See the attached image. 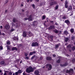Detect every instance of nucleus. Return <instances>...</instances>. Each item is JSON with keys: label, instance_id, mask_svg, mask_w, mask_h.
Segmentation results:
<instances>
[{"label": "nucleus", "instance_id": "obj_1", "mask_svg": "<svg viewBox=\"0 0 75 75\" xmlns=\"http://www.w3.org/2000/svg\"><path fill=\"white\" fill-rule=\"evenodd\" d=\"M32 47H38L39 45L37 42H33L31 44Z\"/></svg>", "mask_w": 75, "mask_h": 75}, {"label": "nucleus", "instance_id": "obj_2", "mask_svg": "<svg viewBox=\"0 0 75 75\" xmlns=\"http://www.w3.org/2000/svg\"><path fill=\"white\" fill-rule=\"evenodd\" d=\"M8 63L5 62V61L4 60L1 61L0 62V65H3V66H6L7 65Z\"/></svg>", "mask_w": 75, "mask_h": 75}, {"label": "nucleus", "instance_id": "obj_3", "mask_svg": "<svg viewBox=\"0 0 75 75\" xmlns=\"http://www.w3.org/2000/svg\"><path fill=\"white\" fill-rule=\"evenodd\" d=\"M66 72L67 74L71 73V74H73L74 73V70L73 69H70V70L67 69L66 70Z\"/></svg>", "mask_w": 75, "mask_h": 75}, {"label": "nucleus", "instance_id": "obj_4", "mask_svg": "<svg viewBox=\"0 0 75 75\" xmlns=\"http://www.w3.org/2000/svg\"><path fill=\"white\" fill-rule=\"evenodd\" d=\"M46 68H48L49 71L52 69V65L51 64H47L46 65ZM48 67H49V68Z\"/></svg>", "mask_w": 75, "mask_h": 75}, {"label": "nucleus", "instance_id": "obj_5", "mask_svg": "<svg viewBox=\"0 0 75 75\" xmlns=\"http://www.w3.org/2000/svg\"><path fill=\"white\" fill-rule=\"evenodd\" d=\"M33 71V70H30L29 69V68H27L26 70V72L27 73H28V74H30V72H32Z\"/></svg>", "mask_w": 75, "mask_h": 75}, {"label": "nucleus", "instance_id": "obj_6", "mask_svg": "<svg viewBox=\"0 0 75 75\" xmlns=\"http://www.w3.org/2000/svg\"><path fill=\"white\" fill-rule=\"evenodd\" d=\"M64 6L65 8H67L68 7V2L67 1H65V4L64 5Z\"/></svg>", "mask_w": 75, "mask_h": 75}, {"label": "nucleus", "instance_id": "obj_7", "mask_svg": "<svg viewBox=\"0 0 75 75\" xmlns=\"http://www.w3.org/2000/svg\"><path fill=\"white\" fill-rule=\"evenodd\" d=\"M28 35L29 36V37H31V36H33L34 34H33L31 31H29L27 32Z\"/></svg>", "mask_w": 75, "mask_h": 75}, {"label": "nucleus", "instance_id": "obj_8", "mask_svg": "<svg viewBox=\"0 0 75 75\" xmlns=\"http://www.w3.org/2000/svg\"><path fill=\"white\" fill-rule=\"evenodd\" d=\"M23 37H27V32L25 31H23Z\"/></svg>", "mask_w": 75, "mask_h": 75}, {"label": "nucleus", "instance_id": "obj_9", "mask_svg": "<svg viewBox=\"0 0 75 75\" xmlns=\"http://www.w3.org/2000/svg\"><path fill=\"white\" fill-rule=\"evenodd\" d=\"M64 23H66L67 25H69V24H70V22L69 21V20H65L64 21Z\"/></svg>", "mask_w": 75, "mask_h": 75}, {"label": "nucleus", "instance_id": "obj_10", "mask_svg": "<svg viewBox=\"0 0 75 75\" xmlns=\"http://www.w3.org/2000/svg\"><path fill=\"white\" fill-rule=\"evenodd\" d=\"M57 2L55 1H52L51 2V3L50 4V5L51 6H53V5H54V4H57Z\"/></svg>", "mask_w": 75, "mask_h": 75}, {"label": "nucleus", "instance_id": "obj_11", "mask_svg": "<svg viewBox=\"0 0 75 75\" xmlns=\"http://www.w3.org/2000/svg\"><path fill=\"white\" fill-rule=\"evenodd\" d=\"M49 29V30H52V29H55V26L54 25H51L50 26Z\"/></svg>", "mask_w": 75, "mask_h": 75}, {"label": "nucleus", "instance_id": "obj_12", "mask_svg": "<svg viewBox=\"0 0 75 75\" xmlns=\"http://www.w3.org/2000/svg\"><path fill=\"white\" fill-rule=\"evenodd\" d=\"M5 28L6 30H8L10 28V25L8 24H6V25L5 26Z\"/></svg>", "mask_w": 75, "mask_h": 75}, {"label": "nucleus", "instance_id": "obj_13", "mask_svg": "<svg viewBox=\"0 0 75 75\" xmlns=\"http://www.w3.org/2000/svg\"><path fill=\"white\" fill-rule=\"evenodd\" d=\"M68 64V63H65L64 64H61L60 66L61 67H66V66H67V65Z\"/></svg>", "mask_w": 75, "mask_h": 75}, {"label": "nucleus", "instance_id": "obj_14", "mask_svg": "<svg viewBox=\"0 0 75 75\" xmlns=\"http://www.w3.org/2000/svg\"><path fill=\"white\" fill-rule=\"evenodd\" d=\"M39 71L38 70H36L34 71V74L35 75H37V74H39Z\"/></svg>", "mask_w": 75, "mask_h": 75}, {"label": "nucleus", "instance_id": "obj_15", "mask_svg": "<svg viewBox=\"0 0 75 75\" xmlns=\"http://www.w3.org/2000/svg\"><path fill=\"white\" fill-rule=\"evenodd\" d=\"M36 53V52L35 51H33L32 52H31L30 53L29 55H33V54H35Z\"/></svg>", "mask_w": 75, "mask_h": 75}, {"label": "nucleus", "instance_id": "obj_16", "mask_svg": "<svg viewBox=\"0 0 75 75\" xmlns=\"http://www.w3.org/2000/svg\"><path fill=\"white\" fill-rule=\"evenodd\" d=\"M74 29L73 28H71L70 30L71 33H74Z\"/></svg>", "mask_w": 75, "mask_h": 75}, {"label": "nucleus", "instance_id": "obj_17", "mask_svg": "<svg viewBox=\"0 0 75 75\" xmlns=\"http://www.w3.org/2000/svg\"><path fill=\"white\" fill-rule=\"evenodd\" d=\"M52 59V58L51 57H47L46 58V59L48 61H51Z\"/></svg>", "mask_w": 75, "mask_h": 75}, {"label": "nucleus", "instance_id": "obj_18", "mask_svg": "<svg viewBox=\"0 0 75 75\" xmlns=\"http://www.w3.org/2000/svg\"><path fill=\"white\" fill-rule=\"evenodd\" d=\"M72 6H69V7H68V10H69V11H70V10H72Z\"/></svg>", "mask_w": 75, "mask_h": 75}, {"label": "nucleus", "instance_id": "obj_19", "mask_svg": "<svg viewBox=\"0 0 75 75\" xmlns=\"http://www.w3.org/2000/svg\"><path fill=\"white\" fill-rule=\"evenodd\" d=\"M68 40H69V38H64V41L66 42H67L68 41Z\"/></svg>", "mask_w": 75, "mask_h": 75}, {"label": "nucleus", "instance_id": "obj_20", "mask_svg": "<svg viewBox=\"0 0 75 75\" xmlns=\"http://www.w3.org/2000/svg\"><path fill=\"white\" fill-rule=\"evenodd\" d=\"M53 32L56 34L58 33V30H53Z\"/></svg>", "mask_w": 75, "mask_h": 75}, {"label": "nucleus", "instance_id": "obj_21", "mask_svg": "<svg viewBox=\"0 0 75 75\" xmlns=\"http://www.w3.org/2000/svg\"><path fill=\"white\" fill-rule=\"evenodd\" d=\"M64 34H65L66 35H68V31L67 30H65L64 31Z\"/></svg>", "mask_w": 75, "mask_h": 75}, {"label": "nucleus", "instance_id": "obj_22", "mask_svg": "<svg viewBox=\"0 0 75 75\" xmlns=\"http://www.w3.org/2000/svg\"><path fill=\"white\" fill-rule=\"evenodd\" d=\"M33 20V19H32V17H29L28 18V21H31Z\"/></svg>", "mask_w": 75, "mask_h": 75}, {"label": "nucleus", "instance_id": "obj_23", "mask_svg": "<svg viewBox=\"0 0 75 75\" xmlns=\"http://www.w3.org/2000/svg\"><path fill=\"white\" fill-rule=\"evenodd\" d=\"M18 50V49L17 48H16V47H14L12 48V50Z\"/></svg>", "mask_w": 75, "mask_h": 75}, {"label": "nucleus", "instance_id": "obj_24", "mask_svg": "<svg viewBox=\"0 0 75 75\" xmlns=\"http://www.w3.org/2000/svg\"><path fill=\"white\" fill-rule=\"evenodd\" d=\"M46 18V16H43L42 18V20H45V18Z\"/></svg>", "mask_w": 75, "mask_h": 75}, {"label": "nucleus", "instance_id": "obj_25", "mask_svg": "<svg viewBox=\"0 0 75 75\" xmlns=\"http://www.w3.org/2000/svg\"><path fill=\"white\" fill-rule=\"evenodd\" d=\"M18 71V72L19 74H21L23 72V71L20 69Z\"/></svg>", "mask_w": 75, "mask_h": 75}, {"label": "nucleus", "instance_id": "obj_26", "mask_svg": "<svg viewBox=\"0 0 75 75\" xmlns=\"http://www.w3.org/2000/svg\"><path fill=\"white\" fill-rule=\"evenodd\" d=\"M71 62L73 63L75 62V58H73L71 60Z\"/></svg>", "mask_w": 75, "mask_h": 75}, {"label": "nucleus", "instance_id": "obj_27", "mask_svg": "<svg viewBox=\"0 0 75 75\" xmlns=\"http://www.w3.org/2000/svg\"><path fill=\"white\" fill-rule=\"evenodd\" d=\"M13 40H18V38L16 37H14L13 38Z\"/></svg>", "mask_w": 75, "mask_h": 75}, {"label": "nucleus", "instance_id": "obj_28", "mask_svg": "<svg viewBox=\"0 0 75 75\" xmlns=\"http://www.w3.org/2000/svg\"><path fill=\"white\" fill-rule=\"evenodd\" d=\"M6 47H7V49L8 50H10V46L8 45L6 46Z\"/></svg>", "mask_w": 75, "mask_h": 75}, {"label": "nucleus", "instance_id": "obj_29", "mask_svg": "<svg viewBox=\"0 0 75 75\" xmlns=\"http://www.w3.org/2000/svg\"><path fill=\"white\" fill-rule=\"evenodd\" d=\"M49 38L51 39L52 40H53V36L50 35L49 36Z\"/></svg>", "mask_w": 75, "mask_h": 75}, {"label": "nucleus", "instance_id": "obj_30", "mask_svg": "<svg viewBox=\"0 0 75 75\" xmlns=\"http://www.w3.org/2000/svg\"><path fill=\"white\" fill-rule=\"evenodd\" d=\"M75 39V37L74 36H72L71 37V40H72V41H74V40Z\"/></svg>", "mask_w": 75, "mask_h": 75}, {"label": "nucleus", "instance_id": "obj_31", "mask_svg": "<svg viewBox=\"0 0 75 75\" xmlns=\"http://www.w3.org/2000/svg\"><path fill=\"white\" fill-rule=\"evenodd\" d=\"M7 45H10V41H8L6 42Z\"/></svg>", "mask_w": 75, "mask_h": 75}, {"label": "nucleus", "instance_id": "obj_32", "mask_svg": "<svg viewBox=\"0 0 75 75\" xmlns=\"http://www.w3.org/2000/svg\"><path fill=\"white\" fill-rule=\"evenodd\" d=\"M67 47L68 48H71V46L70 45H69L67 46Z\"/></svg>", "mask_w": 75, "mask_h": 75}, {"label": "nucleus", "instance_id": "obj_33", "mask_svg": "<svg viewBox=\"0 0 75 75\" xmlns=\"http://www.w3.org/2000/svg\"><path fill=\"white\" fill-rule=\"evenodd\" d=\"M16 18H14L13 19V23H16Z\"/></svg>", "mask_w": 75, "mask_h": 75}, {"label": "nucleus", "instance_id": "obj_34", "mask_svg": "<svg viewBox=\"0 0 75 75\" xmlns=\"http://www.w3.org/2000/svg\"><path fill=\"white\" fill-rule=\"evenodd\" d=\"M14 29L12 28L11 29V30H10V33H11V32H13V31H14Z\"/></svg>", "mask_w": 75, "mask_h": 75}, {"label": "nucleus", "instance_id": "obj_35", "mask_svg": "<svg viewBox=\"0 0 75 75\" xmlns=\"http://www.w3.org/2000/svg\"><path fill=\"white\" fill-rule=\"evenodd\" d=\"M55 48H57L59 47V45L58 44H57L55 45Z\"/></svg>", "mask_w": 75, "mask_h": 75}, {"label": "nucleus", "instance_id": "obj_36", "mask_svg": "<svg viewBox=\"0 0 75 75\" xmlns=\"http://www.w3.org/2000/svg\"><path fill=\"white\" fill-rule=\"evenodd\" d=\"M60 61H61V59H59L57 61V63H58V64H59V63H60Z\"/></svg>", "mask_w": 75, "mask_h": 75}, {"label": "nucleus", "instance_id": "obj_37", "mask_svg": "<svg viewBox=\"0 0 75 75\" xmlns=\"http://www.w3.org/2000/svg\"><path fill=\"white\" fill-rule=\"evenodd\" d=\"M58 7H59V6L58 5H57L55 7V9H56V10H57V9L58 8Z\"/></svg>", "mask_w": 75, "mask_h": 75}, {"label": "nucleus", "instance_id": "obj_38", "mask_svg": "<svg viewBox=\"0 0 75 75\" xmlns=\"http://www.w3.org/2000/svg\"><path fill=\"white\" fill-rule=\"evenodd\" d=\"M29 68L30 69L32 70L33 71V68H32V67L31 66H30L29 68Z\"/></svg>", "mask_w": 75, "mask_h": 75}, {"label": "nucleus", "instance_id": "obj_39", "mask_svg": "<svg viewBox=\"0 0 75 75\" xmlns=\"http://www.w3.org/2000/svg\"><path fill=\"white\" fill-rule=\"evenodd\" d=\"M35 55H33V56L31 58V59H33L34 58H35Z\"/></svg>", "mask_w": 75, "mask_h": 75}, {"label": "nucleus", "instance_id": "obj_40", "mask_svg": "<svg viewBox=\"0 0 75 75\" xmlns=\"http://www.w3.org/2000/svg\"><path fill=\"white\" fill-rule=\"evenodd\" d=\"M49 22L50 23H52V24H54V21L50 20Z\"/></svg>", "mask_w": 75, "mask_h": 75}, {"label": "nucleus", "instance_id": "obj_41", "mask_svg": "<svg viewBox=\"0 0 75 75\" xmlns=\"http://www.w3.org/2000/svg\"><path fill=\"white\" fill-rule=\"evenodd\" d=\"M8 2V0H6L5 1V4H6V3H7Z\"/></svg>", "mask_w": 75, "mask_h": 75}, {"label": "nucleus", "instance_id": "obj_42", "mask_svg": "<svg viewBox=\"0 0 75 75\" xmlns=\"http://www.w3.org/2000/svg\"><path fill=\"white\" fill-rule=\"evenodd\" d=\"M30 1V2H32L33 1V0H28L27 1V3H29V1Z\"/></svg>", "mask_w": 75, "mask_h": 75}, {"label": "nucleus", "instance_id": "obj_43", "mask_svg": "<svg viewBox=\"0 0 75 75\" xmlns=\"http://www.w3.org/2000/svg\"><path fill=\"white\" fill-rule=\"evenodd\" d=\"M72 50H73V51H74V50H75V46H74V47H73L72 48Z\"/></svg>", "mask_w": 75, "mask_h": 75}, {"label": "nucleus", "instance_id": "obj_44", "mask_svg": "<svg viewBox=\"0 0 75 75\" xmlns=\"http://www.w3.org/2000/svg\"><path fill=\"white\" fill-rule=\"evenodd\" d=\"M36 68L35 67H34L33 68H32V69H33V72H34V69H36Z\"/></svg>", "mask_w": 75, "mask_h": 75}, {"label": "nucleus", "instance_id": "obj_45", "mask_svg": "<svg viewBox=\"0 0 75 75\" xmlns=\"http://www.w3.org/2000/svg\"><path fill=\"white\" fill-rule=\"evenodd\" d=\"M25 59H29V57H25Z\"/></svg>", "mask_w": 75, "mask_h": 75}, {"label": "nucleus", "instance_id": "obj_46", "mask_svg": "<svg viewBox=\"0 0 75 75\" xmlns=\"http://www.w3.org/2000/svg\"><path fill=\"white\" fill-rule=\"evenodd\" d=\"M24 54H25V56H28V54L25 53V52H24Z\"/></svg>", "mask_w": 75, "mask_h": 75}, {"label": "nucleus", "instance_id": "obj_47", "mask_svg": "<svg viewBox=\"0 0 75 75\" xmlns=\"http://www.w3.org/2000/svg\"><path fill=\"white\" fill-rule=\"evenodd\" d=\"M16 61L17 62H19V61H20V59H16Z\"/></svg>", "mask_w": 75, "mask_h": 75}, {"label": "nucleus", "instance_id": "obj_48", "mask_svg": "<svg viewBox=\"0 0 75 75\" xmlns=\"http://www.w3.org/2000/svg\"><path fill=\"white\" fill-rule=\"evenodd\" d=\"M8 74L9 75H12V74H13V73L11 72H9L8 73Z\"/></svg>", "mask_w": 75, "mask_h": 75}, {"label": "nucleus", "instance_id": "obj_49", "mask_svg": "<svg viewBox=\"0 0 75 75\" xmlns=\"http://www.w3.org/2000/svg\"><path fill=\"white\" fill-rule=\"evenodd\" d=\"M43 59V57H40V60H42Z\"/></svg>", "mask_w": 75, "mask_h": 75}, {"label": "nucleus", "instance_id": "obj_50", "mask_svg": "<svg viewBox=\"0 0 75 75\" xmlns=\"http://www.w3.org/2000/svg\"><path fill=\"white\" fill-rule=\"evenodd\" d=\"M18 74H19V73L18 71V72H15V74L16 75H18Z\"/></svg>", "mask_w": 75, "mask_h": 75}, {"label": "nucleus", "instance_id": "obj_51", "mask_svg": "<svg viewBox=\"0 0 75 75\" xmlns=\"http://www.w3.org/2000/svg\"><path fill=\"white\" fill-rule=\"evenodd\" d=\"M0 50H3V47L0 46Z\"/></svg>", "mask_w": 75, "mask_h": 75}, {"label": "nucleus", "instance_id": "obj_52", "mask_svg": "<svg viewBox=\"0 0 75 75\" xmlns=\"http://www.w3.org/2000/svg\"><path fill=\"white\" fill-rule=\"evenodd\" d=\"M32 7H33V8H35V5L33 4L32 5Z\"/></svg>", "mask_w": 75, "mask_h": 75}, {"label": "nucleus", "instance_id": "obj_53", "mask_svg": "<svg viewBox=\"0 0 75 75\" xmlns=\"http://www.w3.org/2000/svg\"><path fill=\"white\" fill-rule=\"evenodd\" d=\"M26 13L27 14V15H28V14L29 13V11H26Z\"/></svg>", "mask_w": 75, "mask_h": 75}, {"label": "nucleus", "instance_id": "obj_54", "mask_svg": "<svg viewBox=\"0 0 75 75\" xmlns=\"http://www.w3.org/2000/svg\"><path fill=\"white\" fill-rule=\"evenodd\" d=\"M12 25H13V26H16V24L13 23H12Z\"/></svg>", "mask_w": 75, "mask_h": 75}, {"label": "nucleus", "instance_id": "obj_55", "mask_svg": "<svg viewBox=\"0 0 75 75\" xmlns=\"http://www.w3.org/2000/svg\"><path fill=\"white\" fill-rule=\"evenodd\" d=\"M24 20H28V18H24Z\"/></svg>", "mask_w": 75, "mask_h": 75}, {"label": "nucleus", "instance_id": "obj_56", "mask_svg": "<svg viewBox=\"0 0 75 75\" xmlns=\"http://www.w3.org/2000/svg\"><path fill=\"white\" fill-rule=\"evenodd\" d=\"M1 35L3 36L5 35V34L4 33H3L2 34L1 33Z\"/></svg>", "mask_w": 75, "mask_h": 75}, {"label": "nucleus", "instance_id": "obj_57", "mask_svg": "<svg viewBox=\"0 0 75 75\" xmlns=\"http://www.w3.org/2000/svg\"><path fill=\"white\" fill-rule=\"evenodd\" d=\"M62 18L63 19H65V18H66V17L64 16Z\"/></svg>", "mask_w": 75, "mask_h": 75}, {"label": "nucleus", "instance_id": "obj_58", "mask_svg": "<svg viewBox=\"0 0 75 75\" xmlns=\"http://www.w3.org/2000/svg\"><path fill=\"white\" fill-rule=\"evenodd\" d=\"M52 56L53 57H56V55L55 54H53Z\"/></svg>", "mask_w": 75, "mask_h": 75}, {"label": "nucleus", "instance_id": "obj_59", "mask_svg": "<svg viewBox=\"0 0 75 75\" xmlns=\"http://www.w3.org/2000/svg\"><path fill=\"white\" fill-rule=\"evenodd\" d=\"M55 25H58V23H57V22H56L55 23Z\"/></svg>", "mask_w": 75, "mask_h": 75}, {"label": "nucleus", "instance_id": "obj_60", "mask_svg": "<svg viewBox=\"0 0 75 75\" xmlns=\"http://www.w3.org/2000/svg\"><path fill=\"white\" fill-rule=\"evenodd\" d=\"M0 28L1 29H2L3 28V26L1 25L0 26Z\"/></svg>", "mask_w": 75, "mask_h": 75}, {"label": "nucleus", "instance_id": "obj_61", "mask_svg": "<svg viewBox=\"0 0 75 75\" xmlns=\"http://www.w3.org/2000/svg\"><path fill=\"white\" fill-rule=\"evenodd\" d=\"M39 0H35V1H36V2H38L39 1Z\"/></svg>", "mask_w": 75, "mask_h": 75}, {"label": "nucleus", "instance_id": "obj_62", "mask_svg": "<svg viewBox=\"0 0 75 75\" xmlns=\"http://www.w3.org/2000/svg\"><path fill=\"white\" fill-rule=\"evenodd\" d=\"M29 17H32V15L30 14V15L29 16Z\"/></svg>", "mask_w": 75, "mask_h": 75}, {"label": "nucleus", "instance_id": "obj_63", "mask_svg": "<svg viewBox=\"0 0 75 75\" xmlns=\"http://www.w3.org/2000/svg\"><path fill=\"white\" fill-rule=\"evenodd\" d=\"M8 11L7 10H6L5 11V13H7V12Z\"/></svg>", "mask_w": 75, "mask_h": 75}, {"label": "nucleus", "instance_id": "obj_64", "mask_svg": "<svg viewBox=\"0 0 75 75\" xmlns=\"http://www.w3.org/2000/svg\"><path fill=\"white\" fill-rule=\"evenodd\" d=\"M4 75H7V73H6V72H5Z\"/></svg>", "mask_w": 75, "mask_h": 75}]
</instances>
